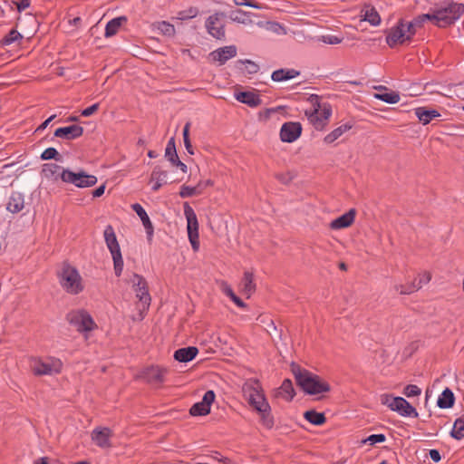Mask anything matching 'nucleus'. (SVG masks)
Listing matches in <instances>:
<instances>
[{"label": "nucleus", "mask_w": 464, "mask_h": 464, "mask_svg": "<svg viewBox=\"0 0 464 464\" xmlns=\"http://www.w3.org/2000/svg\"><path fill=\"white\" fill-rule=\"evenodd\" d=\"M242 285H243V292L244 294H246L247 295V297L250 296V295L254 292L255 290V284H254V281H253V275L249 272H246L245 275H244V278H243V281H242Z\"/></svg>", "instance_id": "nucleus-42"}, {"label": "nucleus", "mask_w": 464, "mask_h": 464, "mask_svg": "<svg viewBox=\"0 0 464 464\" xmlns=\"http://www.w3.org/2000/svg\"><path fill=\"white\" fill-rule=\"evenodd\" d=\"M235 98L250 107H257L261 104V99L255 92H239L235 94Z\"/></svg>", "instance_id": "nucleus-23"}, {"label": "nucleus", "mask_w": 464, "mask_h": 464, "mask_svg": "<svg viewBox=\"0 0 464 464\" xmlns=\"http://www.w3.org/2000/svg\"><path fill=\"white\" fill-rule=\"evenodd\" d=\"M126 21L127 18L125 16H119L109 21L105 27V37H111L115 35Z\"/></svg>", "instance_id": "nucleus-31"}, {"label": "nucleus", "mask_w": 464, "mask_h": 464, "mask_svg": "<svg viewBox=\"0 0 464 464\" xmlns=\"http://www.w3.org/2000/svg\"><path fill=\"white\" fill-rule=\"evenodd\" d=\"M129 283L136 293V297L140 301L139 308L140 311V319H142V314L149 309L151 300L148 291L147 282L141 276L133 274L130 277Z\"/></svg>", "instance_id": "nucleus-7"}, {"label": "nucleus", "mask_w": 464, "mask_h": 464, "mask_svg": "<svg viewBox=\"0 0 464 464\" xmlns=\"http://www.w3.org/2000/svg\"><path fill=\"white\" fill-rule=\"evenodd\" d=\"M464 13V5L443 2L430 9L431 23L440 28L453 24Z\"/></svg>", "instance_id": "nucleus-2"}, {"label": "nucleus", "mask_w": 464, "mask_h": 464, "mask_svg": "<svg viewBox=\"0 0 464 464\" xmlns=\"http://www.w3.org/2000/svg\"><path fill=\"white\" fill-rule=\"evenodd\" d=\"M198 184H202V191L208 188V187H210L213 185L212 181L210 179H207V180H204V181H200L198 182Z\"/></svg>", "instance_id": "nucleus-62"}, {"label": "nucleus", "mask_w": 464, "mask_h": 464, "mask_svg": "<svg viewBox=\"0 0 464 464\" xmlns=\"http://www.w3.org/2000/svg\"><path fill=\"white\" fill-rule=\"evenodd\" d=\"M105 191V185H101L99 188H97L93 192L92 195L94 198H99L103 195Z\"/></svg>", "instance_id": "nucleus-58"}, {"label": "nucleus", "mask_w": 464, "mask_h": 464, "mask_svg": "<svg viewBox=\"0 0 464 464\" xmlns=\"http://www.w3.org/2000/svg\"><path fill=\"white\" fill-rule=\"evenodd\" d=\"M202 193V184H198L195 187H189L183 185L180 188L179 196L181 198H189L195 195H199Z\"/></svg>", "instance_id": "nucleus-43"}, {"label": "nucleus", "mask_w": 464, "mask_h": 464, "mask_svg": "<svg viewBox=\"0 0 464 464\" xmlns=\"http://www.w3.org/2000/svg\"><path fill=\"white\" fill-rule=\"evenodd\" d=\"M24 206V201L22 194L20 193H13L9 198L7 203V210L12 213L20 212Z\"/></svg>", "instance_id": "nucleus-32"}, {"label": "nucleus", "mask_w": 464, "mask_h": 464, "mask_svg": "<svg viewBox=\"0 0 464 464\" xmlns=\"http://www.w3.org/2000/svg\"><path fill=\"white\" fill-rule=\"evenodd\" d=\"M373 97L389 104H395L400 102V95L396 92L374 93Z\"/></svg>", "instance_id": "nucleus-41"}, {"label": "nucleus", "mask_w": 464, "mask_h": 464, "mask_svg": "<svg viewBox=\"0 0 464 464\" xmlns=\"http://www.w3.org/2000/svg\"><path fill=\"white\" fill-rule=\"evenodd\" d=\"M430 280L431 274L430 272L424 271L419 274L411 284L408 285H400V287H397V291H399L400 294L401 295H410L420 289L423 285H427Z\"/></svg>", "instance_id": "nucleus-17"}, {"label": "nucleus", "mask_w": 464, "mask_h": 464, "mask_svg": "<svg viewBox=\"0 0 464 464\" xmlns=\"http://www.w3.org/2000/svg\"><path fill=\"white\" fill-rule=\"evenodd\" d=\"M69 323L79 332H90L96 327L92 316L84 311H74L67 315Z\"/></svg>", "instance_id": "nucleus-13"}, {"label": "nucleus", "mask_w": 464, "mask_h": 464, "mask_svg": "<svg viewBox=\"0 0 464 464\" xmlns=\"http://www.w3.org/2000/svg\"><path fill=\"white\" fill-rule=\"evenodd\" d=\"M256 24L279 35L286 34L285 27L276 22H258Z\"/></svg>", "instance_id": "nucleus-38"}, {"label": "nucleus", "mask_w": 464, "mask_h": 464, "mask_svg": "<svg viewBox=\"0 0 464 464\" xmlns=\"http://www.w3.org/2000/svg\"><path fill=\"white\" fill-rule=\"evenodd\" d=\"M184 215L187 219L188 240L193 250L198 251L199 248L198 218L193 208L188 203H185L184 205Z\"/></svg>", "instance_id": "nucleus-12"}, {"label": "nucleus", "mask_w": 464, "mask_h": 464, "mask_svg": "<svg viewBox=\"0 0 464 464\" xmlns=\"http://www.w3.org/2000/svg\"><path fill=\"white\" fill-rule=\"evenodd\" d=\"M153 27L162 35L169 37L174 36L176 33L174 25L166 21L157 22L153 24Z\"/></svg>", "instance_id": "nucleus-37"}, {"label": "nucleus", "mask_w": 464, "mask_h": 464, "mask_svg": "<svg viewBox=\"0 0 464 464\" xmlns=\"http://www.w3.org/2000/svg\"><path fill=\"white\" fill-rule=\"evenodd\" d=\"M247 64L246 69L250 73H256L258 71V65L250 60H246L244 62Z\"/></svg>", "instance_id": "nucleus-54"}, {"label": "nucleus", "mask_w": 464, "mask_h": 464, "mask_svg": "<svg viewBox=\"0 0 464 464\" xmlns=\"http://www.w3.org/2000/svg\"><path fill=\"white\" fill-rule=\"evenodd\" d=\"M231 300L239 307H245L246 306L245 303L239 297H237V295H235Z\"/></svg>", "instance_id": "nucleus-60"}, {"label": "nucleus", "mask_w": 464, "mask_h": 464, "mask_svg": "<svg viewBox=\"0 0 464 464\" xmlns=\"http://www.w3.org/2000/svg\"><path fill=\"white\" fill-rule=\"evenodd\" d=\"M58 276L61 286L68 294L78 295L83 291L84 284L82 277L74 266L63 264Z\"/></svg>", "instance_id": "nucleus-5"}, {"label": "nucleus", "mask_w": 464, "mask_h": 464, "mask_svg": "<svg viewBox=\"0 0 464 464\" xmlns=\"http://www.w3.org/2000/svg\"><path fill=\"white\" fill-rule=\"evenodd\" d=\"M381 403L402 416H417L416 410L402 397H392L390 394H382L380 397Z\"/></svg>", "instance_id": "nucleus-10"}, {"label": "nucleus", "mask_w": 464, "mask_h": 464, "mask_svg": "<svg viewBox=\"0 0 464 464\" xmlns=\"http://www.w3.org/2000/svg\"><path fill=\"white\" fill-rule=\"evenodd\" d=\"M302 133V126L299 122L289 121L282 125L280 130V139L284 142L295 141Z\"/></svg>", "instance_id": "nucleus-16"}, {"label": "nucleus", "mask_w": 464, "mask_h": 464, "mask_svg": "<svg viewBox=\"0 0 464 464\" xmlns=\"http://www.w3.org/2000/svg\"><path fill=\"white\" fill-rule=\"evenodd\" d=\"M426 21L431 22L430 12L424 14L418 15L412 21L408 22V25H409L410 29L412 30L413 35L416 34L417 29L420 28Z\"/></svg>", "instance_id": "nucleus-39"}, {"label": "nucleus", "mask_w": 464, "mask_h": 464, "mask_svg": "<svg viewBox=\"0 0 464 464\" xmlns=\"http://www.w3.org/2000/svg\"><path fill=\"white\" fill-rule=\"evenodd\" d=\"M165 156L172 164H176V161L179 160L173 138H171L167 144Z\"/></svg>", "instance_id": "nucleus-45"}, {"label": "nucleus", "mask_w": 464, "mask_h": 464, "mask_svg": "<svg viewBox=\"0 0 464 464\" xmlns=\"http://www.w3.org/2000/svg\"><path fill=\"white\" fill-rule=\"evenodd\" d=\"M451 436L457 440L464 438V415L455 420Z\"/></svg>", "instance_id": "nucleus-44"}, {"label": "nucleus", "mask_w": 464, "mask_h": 464, "mask_svg": "<svg viewBox=\"0 0 464 464\" xmlns=\"http://www.w3.org/2000/svg\"><path fill=\"white\" fill-rule=\"evenodd\" d=\"M421 393L420 388L414 384H409L404 388L403 394L408 398L419 396Z\"/></svg>", "instance_id": "nucleus-47"}, {"label": "nucleus", "mask_w": 464, "mask_h": 464, "mask_svg": "<svg viewBox=\"0 0 464 464\" xmlns=\"http://www.w3.org/2000/svg\"><path fill=\"white\" fill-rule=\"evenodd\" d=\"M354 218H355V210L354 209H350L347 213H345V214L342 215L341 217L334 219L331 222L330 227L333 229L346 228V227H350L353 223Z\"/></svg>", "instance_id": "nucleus-22"}, {"label": "nucleus", "mask_w": 464, "mask_h": 464, "mask_svg": "<svg viewBox=\"0 0 464 464\" xmlns=\"http://www.w3.org/2000/svg\"><path fill=\"white\" fill-rule=\"evenodd\" d=\"M295 394V392L292 382L289 379H285L278 390L277 396H280L286 401H291Z\"/></svg>", "instance_id": "nucleus-35"}, {"label": "nucleus", "mask_w": 464, "mask_h": 464, "mask_svg": "<svg viewBox=\"0 0 464 464\" xmlns=\"http://www.w3.org/2000/svg\"><path fill=\"white\" fill-rule=\"evenodd\" d=\"M99 109V103L92 104V106L82 111V115L84 117H89L94 114Z\"/></svg>", "instance_id": "nucleus-53"}, {"label": "nucleus", "mask_w": 464, "mask_h": 464, "mask_svg": "<svg viewBox=\"0 0 464 464\" xmlns=\"http://www.w3.org/2000/svg\"><path fill=\"white\" fill-rule=\"evenodd\" d=\"M234 4L238 6H249L256 9H261L262 6L260 4H258L256 1H250V0H233Z\"/></svg>", "instance_id": "nucleus-49"}, {"label": "nucleus", "mask_w": 464, "mask_h": 464, "mask_svg": "<svg viewBox=\"0 0 464 464\" xmlns=\"http://www.w3.org/2000/svg\"><path fill=\"white\" fill-rule=\"evenodd\" d=\"M190 125L191 123L190 122H187L184 126V129H183V140H184V145H185V148L187 150V151L190 154V155H193L194 154V150H193V148H192V145H191V142H190V140H189V130H190Z\"/></svg>", "instance_id": "nucleus-46"}, {"label": "nucleus", "mask_w": 464, "mask_h": 464, "mask_svg": "<svg viewBox=\"0 0 464 464\" xmlns=\"http://www.w3.org/2000/svg\"><path fill=\"white\" fill-rule=\"evenodd\" d=\"M196 15H197V11L190 9L188 11V15H187L186 17L192 18V17H195Z\"/></svg>", "instance_id": "nucleus-63"}, {"label": "nucleus", "mask_w": 464, "mask_h": 464, "mask_svg": "<svg viewBox=\"0 0 464 464\" xmlns=\"http://www.w3.org/2000/svg\"><path fill=\"white\" fill-rule=\"evenodd\" d=\"M430 458L434 461V462H439L440 460V452L437 450H430Z\"/></svg>", "instance_id": "nucleus-55"}, {"label": "nucleus", "mask_w": 464, "mask_h": 464, "mask_svg": "<svg viewBox=\"0 0 464 464\" xmlns=\"http://www.w3.org/2000/svg\"><path fill=\"white\" fill-rule=\"evenodd\" d=\"M132 209L140 217L145 229L147 230L148 236L150 237L153 234V227L145 209L140 204L132 205Z\"/></svg>", "instance_id": "nucleus-30"}, {"label": "nucleus", "mask_w": 464, "mask_h": 464, "mask_svg": "<svg viewBox=\"0 0 464 464\" xmlns=\"http://www.w3.org/2000/svg\"><path fill=\"white\" fill-rule=\"evenodd\" d=\"M292 372L297 384L303 391L310 395H316L330 391V385L319 376L310 372L298 365H292Z\"/></svg>", "instance_id": "nucleus-3"}, {"label": "nucleus", "mask_w": 464, "mask_h": 464, "mask_svg": "<svg viewBox=\"0 0 464 464\" xmlns=\"http://www.w3.org/2000/svg\"><path fill=\"white\" fill-rule=\"evenodd\" d=\"M21 37V34L16 30H11L9 34L5 37V43L6 44H10L17 41Z\"/></svg>", "instance_id": "nucleus-51"}, {"label": "nucleus", "mask_w": 464, "mask_h": 464, "mask_svg": "<svg viewBox=\"0 0 464 464\" xmlns=\"http://www.w3.org/2000/svg\"><path fill=\"white\" fill-rule=\"evenodd\" d=\"M30 5V0H20L17 3V9L19 12L25 10Z\"/></svg>", "instance_id": "nucleus-56"}, {"label": "nucleus", "mask_w": 464, "mask_h": 464, "mask_svg": "<svg viewBox=\"0 0 464 464\" xmlns=\"http://www.w3.org/2000/svg\"><path fill=\"white\" fill-rule=\"evenodd\" d=\"M198 353V348L194 346L180 348L174 353V358L179 362H187L193 360Z\"/></svg>", "instance_id": "nucleus-25"}, {"label": "nucleus", "mask_w": 464, "mask_h": 464, "mask_svg": "<svg viewBox=\"0 0 464 464\" xmlns=\"http://www.w3.org/2000/svg\"><path fill=\"white\" fill-rule=\"evenodd\" d=\"M454 394L449 388L445 389L438 399L437 404L441 409H448L454 404Z\"/></svg>", "instance_id": "nucleus-34"}, {"label": "nucleus", "mask_w": 464, "mask_h": 464, "mask_svg": "<svg viewBox=\"0 0 464 464\" xmlns=\"http://www.w3.org/2000/svg\"><path fill=\"white\" fill-rule=\"evenodd\" d=\"M58 151L54 148H48L44 150V152L41 155V159L44 160H48L52 159H56Z\"/></svg>", "instance_id": "nucleus-50"}, {"label": "nucleus", "mask_w": 464, "mask_h": 464, "mask_svg": "<svg viewBox=\"0 0 464 464\" xmlns=\"http://www.w3.org/2000/svg\"><path fill=\"white\" fill-rule=\"evenodd\" d=\"M150 182L152 183V190L158 191L167 182V172L156 167L150 175Z\"/></svg>", "instance_id": "nucleus-28"}, {"label": "nucleus", "mask_w": 464, "mask_h": 464, "mask_svg": "<svg viewBox=\"0 0 464 464\" xmlns=\"http://www.w3.org/2000/svg\"><path fill=\"white\" fill-rule=\"evenodd\" d=\"M413 37L412 30L410 29L408 22L401 19L398 24L392 27L387 33L386 43L390 47L403 44Z\"/></svg>", "instance_id": "nucleus-8"}, {"label": "nucleus", "mask_w": 464, "mask_h": 464, "mask_svg": "<svg viewBox=\"0 0 464 464\" xmlns=\"http://www.w3.org/2000/svg\"><path fill=\"white\" fill-rule=\"evenodd\" d=\"M415 115L422 124H428L434 118L440 117V114L436 110H429L425 107H419L415 109Z\"/></svg>", "instance_id": "nucleus-29"}, {"label": "nucleus", "mask_w": 464, "mask_h": 464, "mask_svg": "<svg viewBox=\"0 0 464 464\" xmlns=\"http://www.w3.org/2000/svg\"><path fill=\"white\" fill-rule=\"evenodd\" d=\"M251 16H256V14L252 13L244 12L242 10H237L232 12L230 14V19L234 22L242 24H252L253 21Z\"/></svg>", "instance_id": "nucleus-36"}, {"label": "nucleus", "mask_w": 464, "mask_h": 464, "mask_svg": "<svg viewBox=\"0 0 464 464\" xmlns=\"http://www.w3.org/2000/svg\"><path fill=\"white\" fill-rule=\"evenodd\" d=\"M386 437L383 434H372L363 440L364 443L374 445L376 443L384 442Z\"/></svg>", "instance_id": "nucleus-48"}, {"label": "nucleus", "mask_w": 464, "mask_h": 464, "mask_svg": "<svg viewBox=\"0 0 464 464\" xmlns=\"http://www.w3.org/2000/svg\"><path fill=\"white\" fill-rule=\"evenodd\" d=\"M61 179L78 188H90L97 183V178L93 175L86 174L83 171L73 172L69 169H63Z\"/></svg>", "instance_id": "nucleus-11"}, {"label": "nucleus", "mask_w": 464, "mask_h": 464, "mask_svg": "<svg viewBox=\"0 0 464 464\" xmlns=\"http://www.w3.org/2000/svg\"><path fill=\"white\" fill-rule=\"evenodd\" d=\"M208 33L216 39L225 37V14L216 13L208 17L205 23Z\"/></svg>", "instance_id": "nucleus-14"}, {"label": "nucleus", "mask_w": 464, "mask_h": 464, "mask_svg": "<svg viewBox=\"0 0 464 464\" xmlns=\"http://www.w3.org/2000/svg\"><path fill=\"white\" fill-rule=\"evenodd\" d=\"M361 21H367L371 25L377 26L381 24V16L372 6H364L361 11Z\"/></svg>", "instance_id": "nucleus-24"}, {"label": "nucleus", "mask_w": 464, "mask_h": 464, "mask_svg": "<svg viewBox=\"0 0 464 464\" xmlns=\"http://www.w3.org/2000/svg\"><path fill=\"white\" fill-rule=\"evenodd\" d=\"M112 431L111 429L102 427L96 428L92 432V440L100 448H110L111 446V438Z\"/></svg>", "instance_id": "nucleus-19"}, {"label": "nucleus", "mask_w": 464, "mask_h": 464, "mask_svg": "<svg viewBox=\"0 0 464 464\" xmlns=\"http://www.w3.org/2000/svg\"><path fill=\"white\" fill-rule=\"evenodd\" d=\"M30 368L35 375H53L62 372L63 362L53 357L46 360L34 358L31 360Z\"/></svg>", "instance_id": "nucleus-9"}, {"label": "nucleus", "mask_w": 464, "mask_h": 464, "mask_svg": "<svg viewBox=\"0 0 464 464\" xmlns=\"http://www.w3.org/2000/svg\"><path fill=\"white\" fill-rule=\"evenodd\" d=\"M209 55L212 61L224 64L227 60L237 55V47L235 45L221 47L211 52Z\"/></svg>", "instance_id": "nucleus-20"}, {"label": "nucleus", "mask_w": 464, "mask_h": 464, "mask_svg": "<svg viewBox=\"0 0 464 464\" xmlns=\"http://www.w3.org/2000/svg\"><path fill=\"white\" fill-rule=\"evenodd\" d=\"M103 236L113 260L115 275L120 276L123 270V258L113 227L110 225L107 226L104 229Z\"/></svg>", "instance_id": "nucleus-6"}, {"label": "nucleus", "mask_w": 464, "mask_h": 464, "mask_svg": "<svg viewBox=\"0 0 464 464\" xmlns=\"http://www.w3.org/2000/svg\"><path fill=\"white\" fill-rule=\"evenodd\" d=\"M322 40L328 44H338L341 43V39L335 35H324L322 37Z\"/></svg>", "instance_id": "nucleus-52"}, {"label": "nucleus", "mask_w": 464, "mask_h": 464, "mask_svg": "<svg viewBox=\"0 0 464 464\" xmlns=\"http://www.w3.org/2000/svg\"><path fill=\"white\" fill-rule=\"evenodd\" d=\"M309 102L313 109L305 111V115L316 130H322L327 125L329 118L332 115V107L327 102L321 103L319 97L314 94L309 97Z\"/></svg>", "instance_id": "nucleus-4"}, {"label": "nucleus", "mask_w": 464, "mask_h": 464, "mask_svg": "<svg viewBox=\"0 0 464 464\" xmlns=\"http://www.w3.org/2000/svg\"><path fill=\"white\" fill-rule=\"evenodd\" d=\"M304 417L306 420L314 425L320 426L326 420L324 413H320L314 411H307L304 412Z\"/></svg>", "instance_id": "nucleus-40"}, {"label": "nucleus", "mask_w": 464, "mask_h": 464, "mask_svg": "<svg viewBox=\"0 0 464 464\" xmlns=\"http://www.w3.org/2000/svg\"><path fill=\"white\" fill-rule=\"evenodd\" d=\"M299 75V72L294 69H280L276 70L272 73V80L275 82H283L293 79Z\"/></svg>", "instance_id": "nucleus-33"}, {"label": "nucleus", "mask_w": 464, "mask_h": 464, "mask_svg": "<svg viewBox=\"0 0 464 464\" xmlns=\"http://www.w3.org/2000/svg\"><path fill=\"white\" fill-rule=\"evenodd\" d=\"M215 393L213 391H208L201 401L195 403L190 409V414L193 416L207 415L210 411V405L215 400Z\"/></svg>", "instance_id": "nucleus-18"}, {"label": "nucleus", "mask_w": 464, "mask_h": 464, "mask_svg": "<svg viewBox=\"0 0 464 464\" xmlns=\"http://www.w3.org/2000/svg\"><path fill=\"white\" fill-rule=\"evenodd\" d=\"M242 392L245 400L259 415L262 425L266 429H272L275 424L274 417L259 381L256 379L246 380L243 384Z\"/></svg>", "instance_id": "nucleus-1"}, {"label": "nucleus", "mask_w": 464, "mask_h": 464, "mask_svg": "<svg viewBox=\"0 0 464 464\" xmlns=\"http://www.w3.org/2000/svg\"><path fill=\"white\" fill-rule=\"evenodd\" d=\"M34 464H48L46 458H41L37 461H35Z\"/></svg>", "instance_id": "nucleus-64"}, {"label": "nucleus", "mask_w": 464, "mask_h": 464, "mask_svg": "<svg viewBox=\"0 0 464 464\" xmlns=\"http://www.w3.org/2000/svg\"><path fill=\"white\" fill-rule=\"evenodd\" d=\"M223 291L224 293L229 296L231 299L236 295L235 293L233 292V290L228 286V285H226L224 288H223Z\"/></svg>", "instance_id": "nucleus-59"}, {"label": "nucleus", "mask_w": 464, "mask_h": 464, "mask_svg": "<svg viewBox=\"0 0 464 464\" xmlns=\"http://www.w3.org/2000/svg\"><path fill=\"white\" fill-rule=\"evenodd\" d=\"M174 165L179 167L184 173L187 172V165L181 162L179 160H178Z\"/></svg>", "instance_id": "nucleus-61"}, {"label": "nucleus", "mask_w": 464, "mask_h": 464, "mask_svg": "<svg viewBox=\"0 0 464 464\" xmlns=\"http://www.w3.org/2000/svg\"><path fill=\"white\" fill-rule=\"evenodd\" d=\"M83 133V128L80 125H71L58 128L54 131V136L65 140H74L81 137Z\"/></svg>", "instance_id": "nucleus-21"}, {"label": "nucleus", "mask_w": 464, "mask_h": 464, "mask_svg": "<svg viewBox=\"0 0 464 464\" xmlns=\"http://www.w3.org/2000/svg\"><path fill=\"white\" fill-rule=\"evenodd\" d=\"M353 128V124L350 122H345L337 128H335L334 130H332L330 133H328L324 138V142L325 144H332L336 140H338L341 136H343L345 132L350 130Z\"/></svg>", "instance_id": "nucleus-26"}, {"label": "nucleus", "mask_w": 464, "mask_h": 464, "mask_svg": "<svg viewBox=\"0 0 464 464\" xmlns=\"http://www.w3.org/2000/svg\"><path fill=\"white\" fill-rule=\"evenodd\" d=\"M55 117H56V115H55V114H53V115L50 116L46 121H44V122H43V123H42V124L37 128V130H37V131H40V130H44V129L48 126V124H49L53 120H54V119H55Z\"/></svg>", "instance_id": "nucleus-57"}, {"label": "nucleus", "mask_w": 464, "mask_h": 464, "mask_svg": "<svg viewBox=\"0 0 464 464\" xmlns=\"http://www.w3.org/2000/svg\"><path fill=\"white\" fill-rule=\"evenodd\" d=\"M63 169L59 165L46 163L43 165L42 175L47 179L57 180L59 178L61 179Z\"/></svg>", "instance_id": "nucleus-27"}, {"label": "nucleus", "mask_w": 464, "mask_h": 464, "mask_svg": "<svg viewBox=\"0 0 464 464\" xmlns=\"http://www.w3.org/2000/svg\"><path fill=\"white\" fill-rule=\"evenodd\" d=\"M168 370L160 366H150L145 368L140 374V377L150 384L160 386L165 380Z\"/></svg>", "instance_id": "nucleus-15"}]
</instances>
